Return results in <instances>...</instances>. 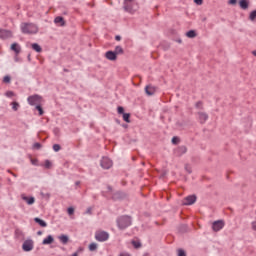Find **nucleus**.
Listing matches in <instances>:
<instances>
[{
	"mask_svg": "<svg viewBox=\"0 0 256 256\" xmlns=\"http://www.w3.org/2000/svg\"><path fill=\"white\" fill-rule=\"evenodd\" d=\"M20 29L25 35H35L39 33V27L33 23L24 22L21 24Z\"/></svg>",
	"mask_w": 256,
	"mask_h": 256,
	"instance_id": "obj_1",
	"label": "nucleus"
},
{
	"mask_svg": "<svg viewBox=\"0 0 256 256\" xmlns=\"http://www.w3.org/2000/svg\"><path fill=\"white\" fill-rule=\"evenodd\" d=\"M117 225L119 229H127L131 225V217L121 216L117 219Z\"/></svg>",
	"mask_w": 256,
	"mask_h": 256,
	"instance_id": "obj_2",
	"label": "nucleus"
},
{
	"mask_svg": "<svg viewBox=\"0 0 256 256\" xmlns=\"http://www.w3.org/2000/svg\"><path fill=\"white\" fill-rule=\"evenodd\" d=\"M124 9L128 11V13L135 12L138 9L137 2L135 0H124Z\"/></svg>",
	"mask_w": 256,
	"mask_h": 256,
	"instance_id": "obj_3",
	"label": "nucleus"
},
{
	"mask_svg": "<svg viewBox=\"0 0 256 256\" xmlns=\"http://www.w3.org/2000/svg\"><path fill=\"white\" fill-rule=\"evenodd\" d=\"M42 101L41 96L39 95H32L30 97H28V103L29 105H40Z\"/></svg>",
	"mask_w": 256,
	"mask_h": 256,
	"instance_id": "obj_4",
	"label": "nucleus"
},
{
	"mask_svg": "<svg viewBox=\"0 0 256 256\" xmlns=\"http://www.w3.org/2000/svg\"><path fill=\"white\" fill-rule=\"evenodd\" d=\"M96 241H107L109 239V233L105 231H98L95 234Z\"/></svg>",
	"mask_w": 256,
	"mask_h": 256,
	"instance_id": "obj_5",
	"label": "nucleus"
},
{
	"mask_svg": "<svg viewBox=\"0 0 256 256\" xmlns=\"http://www.w3.org/2000/svg\"><path fill=\"white\" fill-rule=\"evenodd\" d=\"M102 169H111L113 167V161L107 157H103L101 160Z\"/></svg>",
	"mask_w": 256,
	"mask_h": 256,
	"instance_id": "obj_6",
	"label": "nucleus"
},
{
	"mask_svg": "<svg viewBox=\"0 0 256 256\" xmlns=\"http://www.w3.org/2000/svg\"><path fill=\"white\" fill-rule=\"evenodd\" d=\"M224 227H225V222L223 220L214 221L212 224V229L215 232L221 231V229H223Z\"/></svg>",
	"mask_w": 256,
	"mask_h": 256,
	"instance_id": "obj_7",
	"label": "nucleus"
},
{
	"mask_svg": "<svg viewBox=\"0 0 256 256\" xmlns=\"http://www.w3.org/2000/svg\"><path fill=\"white\" fill-rule=\"evenodd\" d=\"M13 32L11 30L0 29V39H11Z\"/></svg>",
	"mask_w": 256,
	"mask_h": 256,
	"instance_id": "obj_8",
	"label": "nucleus"
},
{
	"mask_svg": "<svg viewBox=\"0 0 256 256\" xmlns=\"http://www.w3.org/2000/svg\"><path fill=\"white\" fill-rule=\"evenodd\" d=\"M22 249L23 251H26V252L33 251V240L24 241L22 245Z\"/></svg>",
	"mask_w": 256,
	"mask_h": 256,
	"instance_id": "obj_9",
	"label": "nucleus"
},
{
	"mask_svg": "<svg viewBox=\"0 0 256 256\" xmlns=\"http://www.w3.org/2000/svg\"><path fill=\"white\" fill-rule=\"evenodd\" d=\"M195 201H197V196L190 195L184 199L183 205H193V203H195Z\"/></svg>",
	"mask_w": 256,
	"mask_h": 256,
	"instance_id": "obj_10",
	"label": "nucleus"
},
{
	"mask_svg": "<svg viewBox=\"0 0 256 256\" xmlns=\"http://www.w3.org/2000/svg\"><path fill=\"white\" fill-rule=\"evenodd\" d=\"M105 57L108 59V61H117V54L115 51H107L105 53Z\"/></svg>",
	"mask_w": 256,
	"mask_h": 256,
	"instance_id": "obj_11",
	"label": "nucleus"
},
{
	"mask_svg": "<svg viewBox=\"0 0 256 256\" xmlns=\"http://www.w3.org/2000/svg\"><path fill=\"white\" fill-rule=\"evenodd\" d=\"M156 91H157V88L155 86L148 85L145 87V93L149 96L155 95Z\"/></svg>",
	"mask_w": 256,
	"mask_h": 256,
	"instance_id": "obj_12",
	"label": "nucleus"
},
{
	"mask_svg": "<svg viewBox=\"0 0 256 256\" xmlns=\"http://www.w3.org/2000/svg\"><path fill=\"white\" fill-rule=\"evenodd\" d=\"M197 115L201 124L205 123L207 119H209V115L205 112H198Z\"/></svg>",
	"mask_w": 256,
	"mask_h": 256,
	"instance_id": "obj_13",
	"label": "nucleus"
},
{
	"mask_svg": "<svg viewBox=\"0 0 256 256\" xmlns=\"http://www.w3.org/2000/svg\"><path fill=\"white\" fill-rule=\"evenodd\" d=\"M175 153L178 157H181V155H185V153H187V147L186 146H179L176 149Z\"/></svg>",
	"mask_w": 256,
	"mask_h": 256,
	"instance_id": "obj_14",
	"label": "nucleus"
},
{
	"mask_svg": "<svg viewBox=\"0 0 256 256\" xmlns=\"http://www.w3.org/2000/svg\"><path fill=\"white\" fill-rule=\"evenodd\" d=\"M239 6L240 9H243V11H247V9H249V0H240Z\"/></svg>",
	"mask_w": 256,
	"mask_h": 256,
	"instance_id": "obj_15",
	"label": "nucleus"
},
{
	"mask_svg": "<svg viewBox=\"0 0 256 256\" xmlns=\"http://www.w3.org/2000/svg\"><path fill=\"white\" fill-rule=\"evenodd\" d=\"M54 23L56 25H59L60 27H65V19H63V17L58 16L54 19Z\"/></svg>",
	"mask_w": 256,
	"mask_h": 256,
	"instance_id": "obj_16",
	"label": "nucleus"
},
{
	"mask_svg": "<svg viewBox=\"0 0 256 256\" xmlns=\"http://www.w3.org/2000/svg\"><path fill=\"white\" fill-rule=\"evenodd\" d=\"M11 51H14L16 55H19L21 53V46H19L17 43H13L11 45Z\"/></svg>",
	"mask_w": 256,
	"mask_h": 256,
	"instance_id": "obj_17",
	"label": "nucleus"
},
{
	"mask_svg": "<svg viewBox=\"0 0 256 256\" xmlns=\"http://www.w3.org/2000/svg\"><path fill=\"white\" fill-rule=\"evenodd\" d=\"M21 198L23 199V201H26L27 205H33V203H35V198L34 197H27L25 195H22Z\"/></svg>",
	"mask_w": 256,
	"mask_h": 256,
	"instance_id": "obj_18",
	"label": "nucleus"
},
{
	"mask_svg": "<svg viewBox=\"0 0 256 256\" xmlns=\"http://www.w3.org/2000/svg\"><path fill=\"white\" fill-rule=\"evenodd\" d=\"M59 241H61V243H63V245H67V243H69V236L62 234L58 237Z\"/></svg>",
	"mask_w": 256,
	"mask_h": 256,
	"instance_id": "obj_19",
	"label": "nucleus"
},
{
	"mask_svg": "<svg viewBox=\"0 0 256 256\" xmlns=\"http://www.w3.org/2000/svg\"><path fill=\"white\" fill-rule=\"evenodd\" d=\"M53 241H55V239L53 238V236L48 235L42 242L43 245H51V243H53Z\"/></svg>",
	"mask_w": 256,
	"mask_h": 256,
	"instance_id": "obj_20",
	"label": "nucleus"
},
{
	"mask_svg": "<svg viewBox=\"0 0 256 256\" xmlns=\"http://www.w3.org/2000/svg\"><path fill=\"white\" fill-rule=\"evenodd\" d=\"M186 37H188L189 39H195V37H197V32H195V30H189L186 33Z\"/></svg>",
	"mask_w": 256,
	"mask_h": 256,
	"instance_id": "obj_21",
	"label": "nucleus"
},
{
	"mask_svg": "<svg viewBox=\"0 0 256 256\" xmlns=\"http://www.w3.org/2000/svg\"><path fill=\"white\" fill-rule=\"evenodd\" d=\"M35 223H38L40 227H47V222L44 220H41L40 218H34Z\"/></svg>",
	"mask_w": 256,
	"mask_h": 256,
	"instance_id": "obj_22",
	"label": "nucleus"
},
{
	"mask_svg": "<svg viewBox=\"0 0 256 256\" xmlns=\"http://www.w3.org/2000/svg\"><path fill=\"white\" fill-rule=\"evenodd\" d=\"M32 49H33L34 51H36V53H41V51H43V49L41 48V46H40L39 44H37V43L32 44Z\"/></svg>",
	"mask_w": 256,
	"mask_h": 256,
	"instance_id": "obj_23",
	"label": "nucleus"
},
{
	"mask_svg": "<svg viewBox=\"0 0 256 256\" xmlns=\"http://www.w3.org/2000/svg\"><path fill=\"white\" fill-rule=\"evenodd\" d=\"M114 53H116V56H118V55H123V53H124L123 47H121V46H116V47H115V50H114Z\"/></svg>",
	"mask_w": 256,
	"mask_h": 256,
	"instance_id": "obj_24",
	"label": "nucleus"
},
{
	"mask_svg": "<svg viewBox=\"0 0 256 256\" xmlns=\"http://www.w3.org/2000/svg\"><path fill=\"white\" fill-rule=\"evenodd\" d=\"M123 120H124L126 123H131V114H130V113H124V114H123Z\"/></svg>",
	"mask_w": 256,
	"mask_h": 256,
	"instance_id": "obj_25",
	"label": "nucleus"
},
{
	"mask_svg": "<svg viewBox=\"0 0 256 256\" xmlns=\"http://www.w3.org/2000/svg\"><path fill=\"white\" fill-rule=\"evenodd\" d=\"M249 20L250 21H256V10L250 12Z\"/></svg>",
	"mask_w": 256,
	"mask_h": 256,
	"instance_id": "obj_26",
	"label": "nucleus"
},
{
	"mask_svg": "<svg viewBox=\"0 0 256 256\" xmlns=\"http://www.w3.org/2000/svg\"><path fill=\"white\" fill-rule=\"evenodd\" d=\"M97 250V244L91 243L89 245V251H96Z\"/></svg>",
	"mask_w": 256,
	"mask_h": 256,
	"instance_id": "obj_27",
	"label": "nucleus"
},
{
	"mask_svg": "<svg viewBox=\"0 0 256 256\" xmlns=\"http://www.w3.org/2000/svg\"><path fill=\"white\" fill-rule=\"evenodd\" d=\"M12 109H13V111H18L19 110V104L17 102H12Z\"/></svg>",
	"mask_w": 256,
	"mask_h": 256,
	"instance_id": "obj_28",
	"label": "nucleus"
},
{
	"mask_svg": "<svg viewBox=\"0 0 256 256\" xmlns=\"http://www.w3.org/2000/svg\"><path fill=\"white\" fill-rule=\"evenodd\" d=\"M117 111H118V114H119V115H123V114L125 113V109L123 108V106H119V107L117 108Z\"/></svg>",
	"mask_w": 256,
	"mask_h": 256,
	"instance_id": "obj_29",
	"label": "nucleus"
},
{
	"mask_svg": "<svg viewBox=\"0 0 256 256\" xmlns=\"http://www.w3.org/2000/svg\"><path fill=\"white\" fill-rule=\"evenodd\" d=\"M132 245L135 247V249H139L141 247V243L137 241H132Z\"/></svg>",
	"mask_w": 256,
	"mask_h": 256,
	"instance_id": "obj_30",
	"label": "nucleus"
},
{
	"mask_svg": "<svg viewBox=\"0 0 256 256\" xmlns=\"http://www.w3.org/2000/svg\"><path fill=\"white\" fill-rule=\"evenodd\" d=\"M3 83H11V76H4Z\"/></svg>",
	"mask_w": 256,
	"mask_h": 256,
	"instance_id": "obj_31",
	"label": "nucleus"
},
{
	"mask_svg": "<svg viewBox=\"0 0 256 256\" xmlns=\"http://www.w3.org/2000/svg\"><path fill=\"white\" fill-rule=\"evenodd\" d=\"M36 109H37V111H39V115L41 116V115H43V113H44V111H43V108L41 107V105H37L36 106Z\"/></svg>",
	"mask_w": 256,
	"mask_h": 256,
	"instance_id": "obj_32",
	"label": "nucleus"
},
{
	"mask_svg": "<svg viewBox=\"0 0 256 256\" xmlns=\"http://www.w3.org/2000/svg\"><path fill=\"white\" fill-rule=\"evenodd\" d=\"M178 256H187V254L185 253V250L178 249Z\"/></svg>",
	"mask_w": 256,
	"mask_h": 256,
	"instance_id": "obj_33",
	"label": "nucleus"
},
{
	"mask_svg": "<svg viewBox=\"0 0 256 256\" xmlns=\"http://www.w3.org/2000/svg\"><path fill=\"white\" fill-rule=\"evenodd\" d=\"M53 149H54V151H61V146L59 145V144H54L53 145Z\"/></svg>",
	"mask_w": 256,
	"mask_h": 256,
	"instance_id": "obj_34",
	"label": "nucleus"
},
{
	"mask_svg": "<svg viewBox=\"0 0 256 256\" xmlns=\"http://www.w3.org/2000/svg\"><path fill=\"white\" fill-rule=\"evenodd\" d=\"M67 211H68V215H73L75 213V208L69 207Z\"/></svg>",
	"mask_w": 256,
	"mask_h": 256,
	"instance_id": "obj_35",
	"label": "nucleus"
},
{
	"mask_svg": "<svg viewBox=\"0 0 256 256\" xmlns=\"http://www.w3.org/2000/svg\"><path fill=\"white\" fill-rule=\"evenodd\" d=\"M196 108L197 109H203V102L199 101L196 103Z\"/></svg>",
	"mask_w": 256,
	"mask_h": 256,
	"instance_id": "obj_36",
	"label": "nucleus"
},
{
	"mask_svg": "<svg viewBox=\"0 0 256 256\" xmlns=\"http://www.w3.org/2000/svg\"><path fill=\"white\" fill-rule=\"evenodd\" d=\"M251 229L252 231H256V220L251 222Z\"/></svg>",
	"mask_w": 256,
	"mask_h": 256,
	"instance_id": "obj_37",
	"label": "nucleus"
},
{
	"mask_svg": "<svg viewBox=\"0 0 256 256\" xmlns=\"http://www.w3.org/2000/svg\"><path fill=\"white\" fill-rule=\"evenodd\" d=\"M15 93H13V91H7L6 92V97H14Z\"/></svg>",
	"mask_w": 256,
	"mask_h": 256,
	"instance_id": "obj_38",
	"label": "nucleus"
},
{
	"mask_svg": "<svg viewBox=\"0 0 256 256\" xmlns=\"http://www.w3.org/2000/svg\"><path fill=\"white\" fill-rule=\"evenodd\" d=\"M45 167H46V169H50L51 168V161L46 160L45 161Z\"/></svg>",
	"mask_w": 256,
	"mask_h": 256,
	"instance_id": "obj_39",
	"label": "nucleus"
},
{
	"mask_svg": "<svg viewBox=\"0 0 256 256\" xmlns=\"http://www.w3.org/2000/svg\"><path fill=\"white\" fill-rule=\"evenodd\" d=\"M83 252V248H79L72 256H79V253Z\"/></svg>",
	"mask_w": 256,
	"mask_h": 256,
	"instance_id": "obj_40",
	"label": "nucleus"
},
{
	"mask_svg": "<svg viewBox=\"0 0 256 256\" xmlns=\"http://www.w3.org/2000/svg\"><path fill=\"white\" fill-rule=\"evenodd\" d=\"M172 143H173L174 145H177V143H179V138H178V137H173V138H172Z\"/></svg>",
	"mask_w": 256,
	"mask_h": 256,
	"instance_id": "obj_41",
	"label": "nucleus"
},
{
	"mask_svg": "<svg viewBox=\"0 0 256 256\" xmlns=\"http://www.w3.org/2000/svg\"><path fill=\"white\" fill-rule=\"evenodd\" d=\"M33 147H34V149H41V143L36 142V143H34Z\"/></svg>",
	"mask_w": 256,
	"mask_h": 256,
	"instance_id": "obj_42",
	"label": "nucleus"
},
{
	"mask_svg": "<svg viewBox=\"0 0 256 256\" xmlns=\"http://www.w3.org/2000/svg\"><path fill=\"white\" fill-rule=\"evenodd\" d=\"M194 3H196V5H203V0H194Z\"/></svg>",
	"mask_w": 256,
	"mask_h": 256,
	"instance_id": "obj_43",
	"label": "nucleus"
},
{
	"mask_svg": "<svg viewBox=\"0 0 256 256\" xmlns=\"http://www.w3.org/2000/svg\"><path fill=\"white\" fill-rule=\"evenodd\" d=\"M229 5H237V0H229Z\"/></svg>",
	"mask_w": 256,
	"mask_h": 256,
	"instance_id": "obj_44",
	"label": "nucleus"
},
{
	"mask_svg": "<svg viewBox=\"0 0 256 256\" xmlns=\"http://www.w3.org/2000/svg\"><path fill=\"white\" fill-rule=\"evenodd\" d=\"M32 165H37V159H31Z\"/></svg>",
	"mask_w": 256,
	"mask_h": 256,
	"instance_id": "obj_45",
	"label": "nucleus"
},
{
	"mask_svg": "<svg viewBox=\"0 0 256 256\" xmlns=\"http://www.w3.org/2000/svg\"><path fill=\"white\" fill-rule=\"evenodd\" d=\"M115 40L116 41H121V36L120 35L115 36Z\"/></svg>",
	"mask_w": 256,
	"mask_h": 256,
	"instance_id": "obj_46",
	"label": "nucleus"
},
{
	"mask_svg": "<svg viewBox=\"0 0 256 256\" xmlns=\"http://www.w3.org/2000/svg\"><path fill=\"white\" fill-rule=\"evenodd\" d=\"M113 199H119V193H116V194L113 196Z\"/></svg>",
	"mask_w": 256,
	"mask_h": 256,
	"instance_id": "obj_47",
	"label": "nucleus"
},
{
	"mask_svg": "<svg viewBox=\"0 0 256 256\" xmlns=\"http://www.w3.org/2000/svg\"><path fill=\"white\" fill-rule=\"evenodd\" d=\"M86 213H88L89 215H91V208H88Z\"/></svg>",
	"mask_w": 256,
	"mask_h": 256,
	"instance_id": "obj_48",
	"label": "nucleus"
},
{
	"mask_svg": "<svg viewBox=\"0 0 256 256\" xmlns=\"http://www.w3.org/2000/svg\"><path fill=\"white\" fill-rule=\"evenodd\" d=\"M186 171H188V173H191V169L188 168L187 166H186Z\"/></svg>",
	"mask_w": 256,
	"mask_h": 256,
	"instance_id": "obj_49",
	"label": "nucleus"
},
{
	"mask_svg": "<svg viewBox=\"0 0 256 256\" xmlns=\"http://www.w3.org/2000/svg\"><path fill=\"white\" fill-rule=\"evenodd\" d=\"M252 55H254V57H256V50H254V51L252 52Z\"/></svg>",
	"mask_w": 256,
	"mask_h": 256,
	"instance_id": "obj_50",
	"label": "nucleus"
},
{
	"mask_svg": "<svg viewBox=\"0 0 256 256\" xmlns=\"http://www.w3.org/2000/svg\"><path fill=\"white\" fill-rule=\"evenodd\" d=\"M37 235H42V232H41V231H38V232H37Z\"/></svg>",
	"mask_w": 256,
	"mask_h": 256,
	"instance_id": "obj_51",
	"label": "nucleus"
},
{
	"mask_svg": "<svg viewBox=\"0 0 256 256\" xmlns=\"http://www.w3.org/2000/svg\"><path fill=\"white\" fill-rule=\"evenodd\" d=\"M76 185H79V182H76Z\"/></svg>",
	"mask_w": 256,
	"mask_h": 256,
	"instance_id": "obj_52",
	"label": "nucleus"
}]
</instances>
